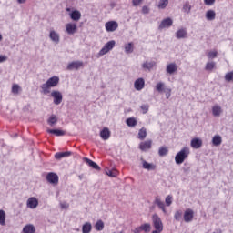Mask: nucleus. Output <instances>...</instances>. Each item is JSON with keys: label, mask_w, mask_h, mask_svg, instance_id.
<instances>
[{"label": "nucleus", "mask_w": 233, "mask_h": 233, "mask_svg": "<svg viewBox=\"0 0 233 233\" xmlns=\"http://www.w3.org/2000/svg\"><path fill=\"white\" fill-rule=\"evenodd\" d=\"M59 85V76H52L49 79L46 80V83L42 84L40 86L41 88V94L44 96H47V94H50V88H56Z\"/></svg>", "instance_id": "f257e3e1"}, {"label": "nucleus", "mask_w": 233, "mask_h": 233, "mask_svg": "<svg viewBox=\"0 0 233 233\" xmlns=\"http://www.w3.org/2000/svg\"><path fill=\"white\" fill-rule=\"evenodd\" d=\"M190 156V148L188 147H184L177 155L175 156V163L177 165H182L185 163V159H187Z\"/></svg>", "instance_id": "f03ea898"}, {"label": "nucleus", "mask_w": 233, "mask_h": 233, "mask_svg": "<svg viewBox=\"0 0 233 233\" xmlns=\"http://www.w3.org/2000/svg\"><path fill=\"white\" fill-rule=\"evenodd\" d=\"M116 46V41L111 40L105 44V46L102 47V49L98 53V57H101L102 56H105L106 54H108L110 50H112Z\"/></svg>", "instance_id": "7ed1b4c3"}, {"label": "nucleus", "mask_w": 233, "mask_h": 233, "mask_svg": "<svg viewBox=\"0 0 233 233\" xmlns=\"http://www.w3.org/2000/svg\"><path fill=\"white\" fill-rule=\"evenodd\" d=\"M152 221L155 231L163 232V221H161V218L157 214L152 216Z\"/></svg>", "instance_id": "20e7f679"}, {"label": "nucleus", "mask_w": 233, "mask_h": 233, "mask_svg": "<svg viewBox=\"0 0 233 233\" xmlns=\"http://www.w3.org/2000/svg\"><path fill=\"white\" fill-rule=\"evenodd\" d=\"M51 97H53L54 105H61L63 103V94L60 91L53 90L51 92Z\"/></svg>", "instance_id": "39448f33"}, {"label": "nucleus", "mask_w": 233, "mask_h": 233, "mask_svg": "<svg viewBox=\"0 0 233 233\" xmlns=\"http://www.w3.org/2000/svg\"><path fill=\"white\" fill-rule=\"evenodd\" d=\"M46 181L51 185H57L59 183V176L54 172H50L46 177Z\"/></svg>", "instance_id": "423d86ee"}, {"label": "nucleus", "mask_w": 233, "mask_h": 233, "mask_svg": "<svg viewBox=\"0 0 233 233\" xmlns=\"http://www.w3.org/2000/svg\"><path fill=\"white\" fill-rule=\"evenodd\" d=\"M106 32H116L119 28V24L116 21H109L105 24Z\"/></svg>", "instance_id": "0eeeda50"}, {"label": "nucleus", "mask_w": 233, "mask_h": 233, "mask_svg": "<svg viewBox=\"0 0 233 233\" xmlns=\"http://www.w3.org/2000/svg\"><path fill=\"white\" fill-rule=\"evenodd\" d=\"M83 66L82 61H73L67 65L66 70H79L80 68H83Z\"/></svg>", "instance_id": "6e6552de"}, {"label": "nucleus", "mask_w": 233, "mask_h": 233, "mask_svg": "<svg viewBox=\"0 0 233 233\" xmlns=\"http://www.w3.org/2000/svg\"><path fill=\"white\" fill-rule=\"evenodd\" d=\"M172 25H174V21L172 20V18L167 17L161 21V23L158 26V29L163 30L164 28H170V26H172Z\"/></svg>", "instance_id": "1a4fd4ad"}, {"label": "nucleus", "mask_w": 233, "mask_h": 233, "mask_svg": "<svg viewBox=\"0 0 233 233\" xmlns=\"http://www.w3.org/2000/svg\"><path fill=\"white\" fill-rule=\"evenodd\" d=\"M66 32L68 34V35H74L76 32H77V25L74 23H68L66 25Z\"/></svg>", "instance_id": "9d476101"}, {"label": "nucleus", "mask_w": 233, "mask_h": 233, "mask_svg": "<svg viewBox=\"0 0 233 233\" xmlns=\"http://www.w3.org/2000/svg\"><path fill=\"white\" fill-rule=\"evenodd\" d=\"M192 219H194V210H192L191 208H187L184 212V221L186 223H190L192 222Z\"/></svg>", "instance_id": "9b49d317"}, {"label": "nucleus", "mask_w": 233, "mask_h": 233, "mask_svg": "<svg viewBox=\"0 0 233 233\" xmlns=\"http://www.w3.org/2000/svg\"><path fill=\"white\" fill-rule=\"evenodd\" d=\"M167 74H169V76H174L176 72H177V65L176 63H170L167 65L166 67Z\"/></svg>", "instance_id": "f8f14e48"}, {"label": "nucleus", "mask_w": 233, "mask_h": 233, "mask_svg": "<svg viewBox=\"0 0 233 233\" xmlns=\"http://www.w3.org/2000/svg\"><path fill=\"white\" fill-rule=\"evenodd\" d=\"M26 205L27 208H37V206L39 205V200H37L35 197H31L27 199Z\"/></svg>", "instance_id": "ddd939ff"}, {"label": "nucleus", "mask_w": 233, "mask_h": 233, "mask_svg": "<svg viewBox=\"0 0 233 233\" xmlns=\"http://www.w3.org/2000/svg\"><path fill=\"white\" fill-rule=\"evenodd\" d=\"M150 148H152V140H147L139 144V149L142 152H147V150H150Z\"/></svg>", "instance_id": "4468645a"}, {"label": "nucleus", "mask_w": 233, "mask_h": 233, "mask_svg": "<svg viewBox=\"0 0 233 233\" xmlns=\"http://www.w3.org/2000/svg\"><path fill=\"white\" fill-rule=\"evenodd\" d=\"M187 35H188L187 28L182 27L176 32L177 39H187Z\"/></svg>", "instance_id": "2eb2a0df"}, {"label": "nucleus", "mask_w": 233, "mask_h": 233, "mask_svg": "<svg viewBox=\"0 0 233 233\" xmlns=\"http://www.w3.org/2000/svg\"><path fill=\"white\" fill-rule=\"evenodd\" d=\"M135 90L141 91L145 88V79L137 78L134 83Z\"/></svg>", "instance_id": "dca6fc26"}, {"label": "nucleus", "mask_w": 233, "mask_h": 233, "mask_svg": "<svg viewBox=\"0 0 233 233\" xmlns=\"http://www.w3.org/2000/svg\"><path fill=\"white\" fill-rule=\"evenodd\" d=\"M154 204L157 205L158 207V208H160V210H162V212L164 214H167V208H165V202H163L159 197H156Z\"/></svg>", "instance_id": "f3484780"}, {"label": "nucleus", "mask_w": 233, "mask_h": 233, "mask_svg": "<svg viewBox=\"0 0 233 233\" xmlns=\"http://www.w3.org/2000/svg\"><path fill=\"white\" fill-rule=\"evenodd\" d=\"M221 114H223V108H221V106H219L218 104L213 106L212 115L214 116V117H219V116H221Z\"/></svg>", "instance_id": "a211bd4d"}, {"label": "nucleus", "mask_w": 233, "mask_h": 233, "mask_svg": "<svg viewBox=\"0 0 233 233\" xmlns=\"http://www.w3.org/2000/svg\"><path fill=\"white\" fill-rule=\"evenodd\" d=\"M49 38L53 43H56V45H59V41L61 40V36H59L58 33L56 31H50Z\"/></svg>", "instance_id": "6ab92c4d"}, {"label": "nucleus", "mask_w": 233, "mask_h": 233, "mask_svg": "<svg viewBox=\"0 0 233 233\" xmlns=\"http://www.w3.org/2000/svg\"><path fill=\"white\" fill-rule=\"evenodd\" d=\"M100 137H102L104 141H107V139H110V129H108V127H104L100 131Z\"/></svg>", "instance_id": "aec40b11"}, {"label": "nucleus", "mask_w": 233, "mask_h": 233, "mask_svg": "<svg viewBox=\"0 0 233 233\" xmlns=\"http://www.w3.org/2000/svg\"><path fill=\"white\" fill-rule=\"evenodd\" d=\"M190 145L192 148L198 149L200 147H203V140L200 138H193Z\"/></svg>", "instance_id": "412c9836"}, {"label": "nucleus", "mask_w": 233, "mask_h": 233, "mask_svg": "<svg viewBox=\"0 0 233 233\" xmlns=\"http://www.w3.org/2000/svg\"><path fill=\"white\" fill-rule=\"evenodd\" d=\"M142 161V167L145 168V170H156V165L153 163H148L147 160L141 158Z\"/></svg>", "instance_id": "4be33fe9"}, {"label": "nucleus", "mask_w": 233, "mask_h": 233, "mask_svg": "<svg viewBox=\"0 0 233 233\" xmlns=\"http://www.w3.org/2000/svg\"><path fill=\"white\" fill-rule=\"evenodd\" d=\"M84 161L86 163V165L91 167V168H94L95 170H101L99 165H97V163L92 161L91 159L84 157Z\"/></svg>", "instance_id": "5701e85b"}, {"label": "nucleus", "mask_w": 233, "mask_h": 233, "mask_svg": "<svg viewBox=\"0 0 233 233\" xmlns=\"http://www.w3.org/2000/svg\"><path fill=\"white\" fill-rule=\"evenodd\" d=\"M70 18L72 21H79L81 19V12L78 10H74L70 13Z\"/></svg>", "instance_id": "b1692460"}, {"label": "nucleus", "mask_w": 233, "mask_h": 233, "mask_svg": "<svg viewBox=\"0 0 233 233\" xmlns=\"http://www.w3.org/2000/svg\"><path fill=\"white\" fill-rule=\"evenodd\" d=\"M70 156H72V152L70 151L58 152V153H56L55 157L59 160V159H63V157H68Z\"/></svg>", "instance_id": "393cba45"}, {"label": "nucleus", "mask_w": 233, "mask_h": 233, "mask_svg": "<svg viewBox=\"0 0 233 233\" xmlns=\"http://www.w3.org/2000/svg\"><path fill=\"white\" fill-rule=\"evenodd\" d=\"M206 19L207 21H214V19H216V11L208 10L206 12Z\"/></svg>", "instance_id": "a878e982"}, {"label": "nucleus", "mask_w": 233, "mask_h": 233, "mask_svg": "<svg viewBox=\"0 0 233 233\" xmlns=\"http://www.w3.org/2000/svg\"><path fill=\"white\" fill-rule=\"evenodd\" d=\"M156 65V62L155 61H151V62H148V61H146L142 64V67L144 68V70H152V68H154Z\"/></svg>", "instance_id": "bb28decb"}, {"label": "nucleus", "mask_w": 233, "mask_h": 233, "mask_svg": "<svg viewBox=\"0 0 233 233\" xmlns=\"http://www.w3.org/2000/svg\"><path fill=\"white\" fill-rule=\"evenodd\" d=\"M124 50L126 54H132V52H134V43L129 42L127 44H125Z\"/></svg>", "instance_id": "cd10ccee"}, {"label": "nucleus", "mask_w": 233, "mask_h": 233, "mask_svg": "<svg viewBox=\"0 0 233 233\" xmlns=\"http://www.w3.org/2000/svg\"><path fill=\"white\" fill-rule=\"evenodd\" d=\"M222 142H223V139L219 135L214 136L212 138V143L214 147H219V145H221Z\"/></svg>", "instance_id": "c85d7f7f"}, {"label": "nucleus", "mask_w": 233, "mask_h": 233, "mask_svg": "<svg viewBox=\"0 0 233 233\" xmlns=\"http://www.w3.org/2000/svg\"><path fill=\"white\" fill-rule=\"evenodd\" d=\"M24 233H35V227L32 224H28L23 228Z\"/></svg>", "instance_id": "c756f323"}, {"label": "nucleus", "mask_w": 233, "mask_h": 233, "mask_svg": "<svg viewBox=\"0 0 233 233\" xmlns=\"http://www.w3.org/2000/svg\"><path fill=\"white\" fill-rule=\"evenodd\" d=\"M82 232L83 233H90V232H92V224L90 222H86L82 226Z\"/></svg>", "instance_id": "7c9ffc66"}, {"label": "nucleus", "mask_w": 233, "mask_h": 233, "mask_svg": "<svg viewBox=\"0 0 233 233\" xmlns=\"http://www.w3.org/2000/svg\"><path fill=\"white\" fill-rule=\"evenodd\" d=\"M48 134H54L55 136L61 137L65 136V131L60 129H47Z\"/></svg>", "instance_id": "2f4dec72"}, {"label": "nucleus", "mask_w": 233, "mask_h": 233, "mask_svg": "<svg viewBox=\"0 0 233 233\" xmlns=\"http://www.w3.org/2000/svg\"><path fill=\"white\" fill-rule=\"evenodd\" d=\"M5 224H6V213L5 212V210H0V225H2V227H5Z\"/></svg>", "instance_id": "473e14b6"}, {"label": "nucleus", "mask_w": 233, "mask_h": 233, "mask_svg": "<svg viewBox=\"0 0 233 233\" xmlns=\"http://www.w3.org/2000/svg\"><path fill=\"white\" fill-rule=\"evenodd\" d=\"M47 123L50 127H54V125L57 124V116L56 115H51L47 119Z\"/></svg>", "instance_id": "72a5a7b5"}, {"label": "nucleus", "mask_w": 233, "mask_h": 233, "mask_svg": "<svg viewBox=\"0 0 233 233\" xmlns=\"http://www.w3.org/2000/svg\"><path fill=\"white\" fill-rule=\"evenodd\" d=\"M95 228L98 232H101V230H103V228H105V223L103 222V220H97L95 225Z\"/></svg>", "instance_id": "f704fd0d"}, {"label": "nucleus", "mask_w": 233, "mask_h": 233, "mask_svg": "<svg viewBox=\"0 0 233 233\" xmlns=\"http://www.w3.org/2000/svg\"><path fill=\"white\" fill-rule=\"evenodd\" d=\"M216 68V62H208L205 66V70L208 72H212Z\"/></svg>", "instance_id": "c9c22d12"}, {"label": "nucleus", "mask_w": 233, "mask_h": 233, "mask_svg": "<svg viewBox=\"0 0 233 233\" xmlns=\"http://www.w3.org/2000/svg\"><path fill=\"white\" fill-rule=\"evenodd\" d=\"M156 90L157 92H159L161 94V92H165V90H167L165 88V83L163 82H158L157 85H156Z\"/></svg>", "instance_id": "e433bc0d"}, {"label": "nucleus", "mask_w": 233, "mask_h": 233, "mask_svg": "<svg viewBox=\"0 0 233 233\" xmlns=\"http://www.w3.org/2000/svg\"><path fill=\"white\" fill-rule=\"evenodd\" d=\"M145 137H147V128L142 127V128L138 131V139H140L141 141H143V139H145Z\"/></svg>", "instance_id": "4c0bfd02"}, {"label": "nucleus", "mask_w": 233, "mask_h": 233, "mask_svg": "<svg viewBox=\"0 0 233 233\" xmlns=\"http://www.w3.org/2000/svg\"><path fill=\"white\" fill-rule=\"evenodd\" d=\"M126 123L127 127H136V125H137V120L134 117H129L126 120Z\"/></svg>", "instance_id": "58836bf2"}, {"label": "nucleus", "mask_w": 233, "mask_h": 233, "mask_svg": "<svg viewBox=\"0 0 233 233\" xmlns=\"http://www.w3.org/2000/svg\"><path fill=\"white\" fill-rule=\"evenodd\" d=\"M167 154H168V147H159L158 155L160 156V157L167 156Z\"/></svg>", "instance_id": "ea45409f"}, {"label": "nucleus", "mask_w": 233, "mask_h": 233, "mask_svg": "<svg viewBox=\"0 0 233 233\" xmlns=\"http://www.w3.org/2000/svg\"><path fill=\"white\" fill-rule=\"evenodd\" d=\"M168 6V0H160L158 3V8L160 10H165Z\"/></svg>", "instance_id": "a19ab883"}, {"label": "nucleus", "mask_w": 233, "mask_h": 233, "mask_svg": "<svg viewBox=\"0 0 233 233\" xmlns=\"http://www.w3.org/2000/svg\"><path fill=\"white\" fill-rule=\"evenodd\" d=\"M225 81L228 83L233 82V71H230L225 75Z\"/></svg>", "instance_id": "79ce46f5"}, {"label": "nucleus", "mask_w": 233, "mask_h": 233, "mask_svg": "<svg viewBox=\"0 0 233 233\" xmlns=\"http://www.w3.org/2000/svg\"><path fill=\"white\" fill-rule=\"evenodd\" d=\"M106 174L107 175V176H109V177H116V176H117V170H116V169H107L106 171Z\"/></svg>", "instance_id": "37998d69"}, {"label": "nucleus", "mask_w": 233, "mask_h": 233, "mask_svg": "<svg viewBox=\"0 0 233 233\" xmlns=\"http://www.w3.org/2000/svg\"><path fill=\"white\" fill-rule=\"evenodd\" d=\"M140 109L142 110V114H147L148 110L150 109V105L143 104L141 105Z\"/></svg>", "instance_id": "c03bdc74"}, {"label": "nucleus", "mask_w": 233, "mask_h": 233, "mask_svg": "<svg viewBox=\"0 0 233 233\" xmlns=\"http://www.w3.org/2000/svg\"><path fill=\"white\" fill-rule=\"evenodd\" d=\"M183 217V211L177 210L175 212L174 218L176 221H181V218Z\"/></svg>", "instance_id": "a18cd8bd"}, {"label": "nucleus", "mask_w": 233, "mask_h": 233, "mask_svg": "<svg viewBox=\"0 0 233 233\" xmlns=\"http://www.w3.org/2000/svg\"><path fill=\"white\" fill-rule=\"evenodd\" d=\"M140 228H141L144 232L148 233V232L150 231L151 226H150V224L146 223V224L141 225V226H140Z\"/></svg>", "instance_id": "49530a36"}, {"label": "nucleus", "mask_w": 233, "mask_h": 233, "mask_svg": "<svg viewBox=\"0 0 233 233\" xmlns=\"http://www.w3.org/2000/svg\"><path fill=\"white\" fill-rule=\"evenodd\" d=\"M190 10H192V6H190V4L186 3L183 5V11L186 12V14H190Z\"/></svg>", "instance_id": "de8ad7c7"}, {"label": "nucleus", "mask_w": 233, "mask_h": 233, "mask_svg": "<svg viewBox=\"0 0 233 233\" xmlns=\"http://www.w3.org/2000/svg\"><path fill=\"white\" fill-rule=\"evenodd\" d=\"M208 59H216V57H218V51H210L208 54Z\"/></svg>", "instance_id": "09e8293b"}, {"label": "nucleus", "mask_w": 233, "mask_h": 233, "mask_svg": "<svg viewBox=\"0 0 233 233\" xmlns=\"http://www.w3.org/2000/svg\"><path fill=\"white\" fill-rule=\"evenodd\" d=\"M165 203L167 207H170V205H172V195H168L166 197Z\"/></svg>", "instance_id": "8fccbe9b"}, {"label": "nucleus", "mask_w": 233, "mask_h": 233, "mask_svg": "<svg viewBox=\"0 0 233 233\" xmlns=\"http://www.w3.org/2000/svg\"><path fill=\"white\" fill-rule=\"evenodd\" d=\"M19 88H21V87L19 86V85L15 84V85H13V86H12V92H13L14 94H19Z\"/></svg>", "instance_id": "3c124183"}, {"label": "nucleus", "mask_w": 233, "mask_h": 233, "mask_svg": "<svg viewBox=\"0 0 233 233\" xmlns=\"http://www.w3.org/2000/svg\"><path fill=\"white\" fill-rule=\"evenodd\" d=\"M165 94H166V97L167 99H170V96H172V89L170 88H166V90H164Z\"/></svg>", "instance_id": "603ef678"}, {"label": "nucleus", "mask_w": 233, "mask_h": 233, "mask_svg": "<svg viewBox=\"0 0 233 233\" xmlns=\"http://www.w3.org/2000/svg\"><path fill=\"white\" fill-rule=\"evenodd\" d=\"M143 1H145V0H132L133 6H139V5H141V3H143Z\"/></svg>", "instance_id": "864d4df0"}, {"label": "nucleus", "mask_w": 233, "mask_h": 233, "mask_svg": "<svg viewBox=\"0 0 233 233\" xmlns=\"http://www.w3.org/2000/svg\"><path fill=\"white\" fill-rule=\"evenodd\" d=\"M204 3L208 6H212V5H214V3H216V0H204Z\"/></svg>", "instance_id": "5fc2aeb1"}, {"label": "nucleus", "mask_w": 233, "mask_h": 233, "mask_svg": "<svg viewBox=\"0 0 233 233\" xmlns=\"http://www.w3.org/2000/svg\"><path fill=\"white\" fill-rule=\"evenodd\" d=\"M149 12H150V8H148V6L144 5L142 7V14H149Z\"/></svg>", "instance_id": "6e6d98bb"}, {"label": "nucleus", "mask_w": 233, "mask_h": 233, "mask_svg": "<svg viewBox=\"0 0 233 233\" xmlns=\"http://www.w3.org/2000/svg\"><path fill=\"white\" fill-rule=\"evenodd\" d=\"M5 61H8V56L5 55H0V63H5Z\"/></svg>", "instance_id": "4d7b16f0"}, {"label": "nucleus", "mask_w": 233, "mask_h": 233, "mask_svg": "<svg viewBox=\"0 0 233 233\" xmlns=\"http://www.w3.org/2000/svg\"><path fill=\"white\" fill-rule=\"evenodd\" d=\"M143 232V229H141V226L138 227V228H136L134 230H133V233H141Z\"/></svg>", "instance_id": "13d9d810"}, {"label": "nucleus", "mask_w": 233, "mask_h": 233, "mask_svg": "<svg viewBox=\"0 0 233 233\" xmlns=\"http://www.w3.org/2000/svg\"><path fill=\"white\" fill-rule=\"evenodd\" d=\"M67 207H68V204H66V203L61 204V208H66Z\"/></svg>", "instance_id": "bf43d9fd"}, {"label": "nucleus", "mask_w": 233, "mask_h": 233, "mask_svg": "<svg viewBox=\"0 0 233 233\" xmlns=\"http://www.w3.org/2000/svg\"><path fill=\"white\" fill-rule=\"evenodd\" d=\"M17 3L19 5H23V4L26 3V0H17Z\"/></svg>", "instance_id": "052dcab7"}, {"label": "nucleus", "mask_w": 233, "mask_h": 233, "mask_svg": "<svg viewBox=\"0 0 233 233\" xmlns=\"http://www.w3.org/2000/svg\"><path fill=\"white\" fill-rule=\"evenodd\" d=\"M78 177H79V179L81 181L83 179V175H79Z\"/></svg>", "instance_id": "680f3d73"}, {"label": "nucleus", "mask_w": 233, "mask_h": 233, "mask_svg": "<svg viewBox=\"0 0 233 233\" xmlns=\"http://www.w3.org/2000/svg\"><path fill=\"white\" fill-rule=\"evenodd\" d=\"M0 41H3V35L0 34Z\"/></svg>", "instance_id": "e2e57ef3"}]
</instances>
